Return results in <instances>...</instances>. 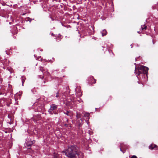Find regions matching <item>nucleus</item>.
<instances>
[{"mask_svg": "<svg viewBox=\"0 0 158 158\" xmlns=\"http://www.w3.org/2000/svg\"><path fill=\"white\" fill-rule=\"evenodd\" d=\"M65 155L69 158H75L77 149L75 145H70L65 151Z\"/></svg>", "mask_w": 158, "mask_h": 158, "instance_id": "nucleus-1", "label": "nucleus"}, {"mask_svg": "<svg viewBox=\"0 0 158 158\" xmlns=\"http://www.w3.org/2000/svg\"><path fill=\"white\" fill-rule=\"evenodd\" d=\"M148 70V68L144 66H141L135 68V72H137V76H139V77L141 75L142 77H143L144 78L145 76L146 77L147 76Z\"/></svg>", "mask_w": 158, "mask_h": 158, "instance_id": "nucleus-2", "label": "nucleus"}, {"mask_svg": "<svg viewBox=\"0 0 158 158\" xmlns=\"http://www.w3.org/2000/svg\"><path fill=\"white\" fill-rule=\"evenodd\" d=\"M35 140H33V141L29 140L26 142L25 144V147L27 149L28 151L29 150V152H31L30 150L32 151V149L31 147L33 144L35 142Z\"/></svg>", "mask_w": 158, "mask_h": 158, "instance_id": "nucleus-3", "label": "nucleus"}, {"mask_svg": "<svg viewBox=\"0 0 158 158\" xmlns=\"http://www.w3.org/2000/svg\"><path fill=\"white\" fill-rule=\"evenodd\" d=\"M57 105L54 104H52L51 105L50 108L48 110V112L51 114H52V111L53 110L57 109Z\"/></svg>", "mask_w": 158, "mask_h": 158, "instance_id": "nucleus-4", "label": "nucleus"}, {"mask_svg": "<svg viewBox=\"0 0 158 158\" xmlns=\"http://www.w3.org/2000/svg\"><path fill=\"white\" fill-rule=\"evenodd\" d=\"M96 80L94 79L93 76H91L90 77L89 80V84L92 85L95 84L96 82Z\"/></svg>", "mask_w": 158, "mask_h": 158, "instance_id": "nucleus-5", "label": "nucleus"}, {"mask_svg": "<svg viewBox=\"0 0 158 158\" xmlns=\"http://www.w3.org/2000/svg\"><path fill=\"white\" fill-rule=\"evenodd\" d=\"M76 155H77L79 158H81L83 157V153L81 152H77V151Z\"/></svg>", "mask_w": 158, "mask_h": 158, "instance_id": "nucleus-6", "label": "nucleus"}, {"mask_svg": "<svg viewBox=\"0 0 158 158\" xmlns=\"http://www.w3.org/2000/svg\"><path fill=\"white\" fill-rule=\"evenodd\" d=\"M90 114L89 113H86L84 114V116L86 118V119H89V116Z\"/></svg>", "mask_w": 158, "mask_h": 158, "instance_id": "nucleus-7", "label": "nucleus"}, {"mask_svg": "<svg viewBox=\"0 0 158 158\" xmlns=\"http://www.w3.org/2000/svg\"><path fill=\"white\" fill-rule=\"evenodd\" d=\"M156 146H157L156 145L154 144H152L149 147V148L150 149L152 150Z\"/></svg>", "mask_w": 158, "mask_h": 158, "instance_id": "nucleus-8", "label": "nucleus"}, {"mask_svg": "<svg viewBox=\"0 0 158 158\" xmlns=\"http://www.w3.org/2000/svg\"><path fill=\"white\" fill-rule=\"evenodd\" d=\"M102 35L104 36L106 35L107 34V32L105 29L103 30L102 32Z\"/></svg>", "mask_w": 158, "mask_h": 158, "instance_id": "nucleus-9", "label": "nucleus"}, {"mask_svg": "<svg viewBox=\"0 0 158 158\" xmlns=\"http://www.w3.org/2000/svg\"><path fill=\"white\" fill-rule=\"evenodd\" d=\"M26 78L24 77H21V80L22 82V86H23V83L25 81Z\"/></svg>", "mask_w": 158, "mask_h": 158, "instance_id": "nucleus-10", "label": "nucleus"}, {"mask_svg": "<svg viewBox=\"0 0 158 158\" xmlns=\"http://www.w3.org/2000/svg\"><path fill=\"white\" fill-rule=\"evenodd\" d=\"M76 117L77 119L80 118L81 117V114L80 113H76Z\"/></svg>", "mask_w": 158, "mask_h": 158, "instance_id": "nucleus-11", "label": "nucleus"}, {"mask_svg": "<svg viewBox=\"0 0 158 158\" xmlns=\"http://www.w3.org/2000/svg\"><path fill=\"white\" fill-rule=\"evenodd\" d=\"M123 143H121L120 144V150L121 151H122L124 153L125 152V151H123L122 149V148L123 147Z\"/></svg>", "mask_w": 158, "mask_h": 158, "instance_id": "nucleus-12", "label": "nucleus"}, {"mask_svg": "<svg viewBox=\"0 0 158 158\" xmlns=\"http://www.w3.org/2000/svg\"><path fill=\"white\" fill-rule=\"evenodd\" d=\"M70 111H66V112L64 111L63 113L64 114L67 115L68 116H69V113H70Z\"/></svg>", "mask_w": 158, "mask_h": 158, "instance_id": "nucleus-13", "label": "nucleus"}, {"mask_svg": "<svg viewBox=\"0 0 158 158\" xmlns=\"http://www.w3.org/2000/svg\"><path fill=\"white\" fill-rule=\"evenodd\" d=\"M143 27H141V30L142 31L144 29L146 30L147 29V26H146L145 25H144L143 26Z\"/></svg>", "mask_w": 158, "mask_h": 158, "instance_id": "nucleus-14", "label": "nucleus"}, {"mask_svg": "<svg viewBox=\"0 0 158 158\" xmlns=\"http://www.w3.org/2000/svg\"><path fill=\"white\" fill-rule=\"evenodd\" d=\"M40 70L42 72V73L43 74V72L45 71L44 69L43 68V67H40Z\"/></svg>", "mask_w": 158, "mask_h": 158, "instance_id": "nucleus-15", "label": "nucleus"}, {"mask_svg": "<svg viewBox=\"0 0 158 158\" xmlns=\"http://www.w3.org/2000/svg\"><path fill=\"white\" fill-rule=\"evenodd\" d=\"M56 98H58L60 97L59 92L58 91L56 94Z\"/></svg>", "mask_w": 158, "mask_h": 158, "instance_id": "nucleus-16", "label": "nucleus"}, {"mask_svg": "<svg viewBox=\"0 0 158 158\" xmlns=\"http://www.w3.org/2000/svg\"><path fill=\"white\" fill-rule=\"evenodd\" d=\"M155 7V8H156V9L158 10V2L157 3V4L155 6H153V7Z\"/></svg>", "mask_w": 158, "mask_h": 158, "instance_id": "nucleus-17", "label": "nucleus"}, {"mask_svg": "<svg viewBox=\"0 0 158 158\" xmlns=\"http://www.w3.org/2000/svg\"><path fill=\"white\" fill-rule=\"evenodd\" d=\"M54 158H57V154L54 153L53 156Z\"/></svg>", "mask_w": 158, "mask_h": 158, "instance_id": "nucleus-18", "label": "nucleus"}, {"mask_svg": "<svg viewBox=\"0 0 158 158\" xmlns=\"http://www.w3.org/2000/svg\"><path fill=\"white\" fill-rule=\"evenodd\" d=\"M39 76L40 78L42 79H43L44 77V76L42 75H39Z\"/></svg>", "mask_w": 158, "mask_h": 158, "instance_id": "nucleus-19", "label": "nucleus"}, {"mask_svg": "<svg viewBox=\"0 0 158 158\" xmlns=\"http://www.w3.org/2000/svg\"><path fill=\"white\" fill-rule=\"evenodd\" d=\"M130 158H137V157L136 156L133 155Z\"/></svg>", "mask_w": 158, "mask_h": 158, "instance_id": "nucleus-20", "label": "nucleus"}, {"mask_svg": "<svg viewBox=\"0 0 158 158\" xmlns=\"http://www.w3.org/2000/svg\"><path fill=\"white\" fill-rule=\"evenodd\" d=\"M61 36V35L60 34H59V35L57 36V37H56V39H57L59 38V37H60Z\"/></svg>", "mask_w": 158, "mask_h": 158, "instance_id": "nucleus-21", "label": "nucleus"}, {"mask_svg": "<svg viewBox=\"0 0 158 158\" xmlns=\"http://www.w3.org/2000/svg\"><path fill=\"white\" fill-rule=\"evenodd\" d=\"M64 126L65 127H67L68 126V124H64Z\"/></svg>", "mask_w": 158, "mask_h": 158, "instance_id": "nucleus-22", "label": "nucleus"}, {"mask_svg": "<svg viewBox=\"0 0 158 158\" xmlns=\"http://www.w3.org/2000/svg\"><path fill=\"white\" fill-rule=\"evenodd\" d=\"M51 35L52 36H55V37H56V36H55V34H54L53 33H52L51 34Z\"/></svg>", "mask_w": 158, "mask_h": 158, "instance_id": "nucleus-23", "label": "nucleus"}, {"mask_svg": "<svg viewBox=\"0 0 158 158\" xmlns=\"http://www.w3.org/2000/svg\"><path fill=\"white\" fill-rule=\"evenodd\" d=\"M95 109H96V111H99V109L98 108H96Z\"/></svg>", "mask_w": 158, "mask_h": 158, "instance_id": "nucleus-24", "label": "nucleus"}, {"mask_svg": "<svg viewBox=\"0 0 158 158\" xmlns=\"http://www.w3.org/2000/svg\"><path fill=\"white\" fill-rule=\"evenodd\" d=\"M53 113L55 114H57V112H56V111H54Z\"/></svg>", "mask_w": 158, "mask_h": 158, "instance_id": "nucleus-25", "label": "nucleus"}, {"mask_svg": "<svg viewBox=\"0 0 158 158\" xmlns=\"http://www.w3.org/2000/svg\"><path fill=\"white\" fill-rule=\"evenodd\" d=\"M67 105H68V106L69 105L70 106V108H71V107H72V106L71 105H70L69 104H68V103H67Z\"/></svg>", "mask_w": 158, "mask_h": 158, "instance_id": "nucleus-26", "label": "nucleus"}, {"mask_svg": "<svg viewBox=\"0 0 158 158\" xmlns=\"http://www.w3.org/2000/svg\"><path fill=\"white\" fill-rule=\"evenodd\" d=\"M47 82V81L46 80H45L44 81V83H46V82Z\"/></svg>", "mask_w": 158, "mask_h": 158, "instance_id": "nucleus-27", "label": "nucleus"}, {"mask_svg": "<svg viewBox=\"0 0 158 158\" xmlns=\"http://www.w3.org/2000/svg\"><path fill=\"white\" fill-rule=\"evenodd\" d=\"M38 110L39 112H40L41 111V110Z\"/></svg>", "mask_w": 158, "mask_h": 158, "instance_id": "nucleus-28", "label": "nucleus"}, {"mask_svg": "<svg viewBox=\"0 0 158 158\" xmlns=\"http://www.w3.org/2000/svg\"><path fill=\"white\" fill-rule=\"evenodd\" d=\"M27 19V20H28V19H30V18H28Z\"/></svg>", "mask_w": 158, "mask_h": 158, "instance_id": "nucleus-29", "label": "nucleus"}, {"mask_svg": "<svg viewBox=\"0 0 158 158\" xmlns=\"http://www.w3.org/2000/svg\"><path fill=\"white\" fill-rule=\"evenodd\" d=\"M51 18L52 19V20H53V19L51 17Z\"/></svg>", "mask_w": 158, "mask_h": 158, "instance_id": "nucleus-30", "label": "nucleus"}, {"mask_svg": "<svg viewBox=\"0 0 158 158\" xmlns=\"http://www.w3.org/2000/svg\"><path fill=\"white\" fill-rule=\"evenodd\" d=\"M31 19H30V20H29V21H30V22H31Z\"/></svg>", "mask_w": 158, "mask_h": 158, "instance_id": "nucleus-31", "label": "nucleus"}, {"mask_svg": "<svg viewBox=\"0 0 158 158\" xmlns=\"http://www.w3.org/2000/svg\"><path fill=\"white\" fill-rule=\"evenodd\" d=\"M68 121V119H67V121Z\"/></svg>", "mask_w": 158, "mask_h": 158, "instance_id": "nucleus-32", "label": "nucleus"}]
</instances>
